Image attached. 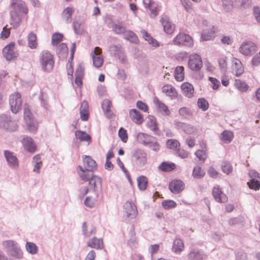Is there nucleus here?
<instances>
[{"instance_id":"nucleus-1","label":"nucleus","mask_w":260,"mask_h":260,"mask_svg":"<svg viewBox=\"0 0 260 260\" xmlns=\"http://www.w3.org/2000/svg\"><path fill=\"white\" fill-rule=\"evenodd\" d=\"M13 10L10 12V24L16 28L23 21L28 19V8L24 2L21 0H11Z\"/></svg>"},{"instance_id":"nucleus-2","label":"nucleus","mask_w":260,"mask_h":260,"mask_svg":"<svg viewBox=\"0 0 260 260\" xmlns=\"http://www.w3.org/2000/svg\"><path fill=\"white\" fill-rule=\"evenodd\" d=\"M137 139L141 144L153 151L156 152L159 151L160 146L155 137L143 133H139L137 135Z\"/></svg>"},{"instance_id":"nucleus-3","label":"nucleus","mask_w":260,"mask_h":260,"mask_svg":"<svg viewBox=\"0 0 260 260\" xmlns=\"http://www.w3.org/2000/svg\"><path fill=\"white\" fill-rule=\"evenodd\" d=\"M78 169L79 170L78 173L82 180L88 181L89 185L91 187L94 188V190L99 188H101L102 180L100 177L93 175L92 173L85 174V171L81 166H78Z\"/></svg>"},{"instance_id":"nucleus-4","label":"nucleus","mask_w":260,"mask_h":260,"mask_svg":"<svg viewBox=\"0 0 260 260\" xmlns=\"http://www.w3.org/2000/svg\"><path fill=\"white\" fill-rule=\"evenodd\" d=\"M40 62L42 69L46 72H51L54 64L52 55L48 51H43L40 56Z\"/></svg>"},{"instance_id":"nucleus-5","label":"nucleus","mask_w":260,"mask_h":260,"mask_svg":"<svg viewBox=\"0 0 260 260\" xmlns=\"http://www.w3.org/2000/svg\"><path fill=\"white\" fill-rule=\"evenodd\" d=\"M9 104L11 111L15 114L18 113L21 110L22 106L21 94L18 92L11 94L9 97Z\"/></svg>"},{"instance_id":"nucleus-6","label":"nucleus","mask_w":260,"mask_h":260,"mask_svg":"<svg viewBox=\"0 0 260 260\" xmlns=\"http://www.w3.org/2000/svg\"><path fill=\"white\" fill-rule=\"evenodd\" d=\"M174 44L179 46L191 47L193 45V40L188 35L180 33L173 40Z\"/></svg>"},{"instance_id":"nucleus-7","label":"nucleus","mask_w":260,"mask_h":260,"mask_svg":"<svg viewBox=\"0 0 260 260\" xmlns=\"http://www.w3.org/2000/svg\"><path fill=\"white\" fill-rule=\"evenodd\" d=\"M109 51L111 55L118 57L121 63H125L127 62L126 56L120 45H111L109 46Z\"/></svg>"},{"instance_id":"nucleus-8","label":"nucleus","mask_w":260,"mask_h":260,"mask_svg":"<svg viewBox=\"0 0 260 260\" xmlns=\"http://www.w3.org/2000/svg\"><path fill=\"white\" fill-rule=\"evenodd\" d=\"M189 68L193 71H199L203 67L201 57L198 54H192L189 56L188 61Z\"/></svg>"},{"instance_id":"nucleus-9","label":"nucleus","mask_w":260,"mask_h":260,"mask_svg":"<svg viewBox=\"0 0 260 260\" xmlns=\"http://www.w3.org/2000/svg\"><path fill=\"white\" fill-rule=\"evenodd\" d=\"M15 44L11 42L8 44L3 50L4 57L9 61L16 59L18 56V52L15 51Z\"/></svg>"},{"instance_id":"nucleus-10","label":"nucleus","mask_w":260,"mask_h":260,"mask_svg":"<svg viewBox=\"0 0 260 260\" xmlns=\"http://www.w3.org/2000/svg\"><path fill=\"white\" fill-rule=\"evenodd\" d=\"M133 157L136 164L140 167H143L147 163V154L143 150H136Z\"/></svg>"},{"instance_id":"nucleus-11","label":"nucleus","mask_w":260,"mask_h":260,"mask_svg":"<svg viewBox=\"0 0 260 260\" xmlns=\"http://www.w3.org/2000/svg\"><path fill=\"white\" fill-rule=\"evenodd\" d=\"M84 166H82L85 174L91 173L97 169V165L90 156L85 155L83 159ZM81 167V166H80Z\"/></svg>"},{"instance_id":"nucleus-12","label":"nucleus","mask_w":260,"mask_h":260,"mask_svg":"<svg viewBox=\"0 0 260 260\" xmlns=\"http://www.w3.org/2000/svg\"><path fill=\"white\" fill-rule=\"evenodd\" d=\"M256 46L250 41L244 42L239 48V51L244 55H251L256 51Z\"/></svg>"},{"instance_id":"nucleus-13","label":"nucleus","mask_w":260,"mask_h":260,"mask_svg":"<svg viewBox=\"0 0 260 260\" xmlns=\"http://www.w3.org/2000/svg\"><path fill=\"white\" fill-rule=\"evenodd\" d=\"M21 143L24 149L30 153H35L37 150V145L33 139L28 136H24Z\"/></svg>"},{"instance_id":"nucleus-14","label":"nucleus","mask_w":260,"mask_h":260,"mask_svg":"<svg viewBox=\"0 0 260 260\" xmlns=\"http://www.w3.org/2000/svg\"><path fill=\"white\" fill-rule=\"evenodd\" d=\"M125 216L130 219L136 217L137 215V209L134 203L131 202H126L123 206Z\"/></svg>"},{"instance_id":"nucleus-15","label":"nucleus","mask_w":260,"mask_h":260,"mask_svg":"<svg viewBox=\"0 0 260 260\" xmlns=\"http://www.w3.org/2000/svg\"><path fill=\"white\" fill-rule=\"evenodd\" d=\"M174 126L177 129H181L187 134H191L196 131V128L193 125L180 121H174Z\"/></svg>"},{"instance_id":"nucleus-16","label":"nucleus","mask_w":260,"mask_h":260,"mask_svg":"<svg viewBox=\"0 0 260 260\" xmlns=\"http://www.w3.org/2000/svg\"><path fill=\"white\" fill-rule=\"evenodd\" d=\"M169 188L172 193L178 194L184 189V183L180 180H173L170 182Z\"/></svg>"},{"instance_id":"nucleus-17","label":"nucleus","mask_w":260,"mask_h":260,"mask_svg":"<svg viewBox=\"0 0 260 260\" xmlns=\"http://www.w3.org/2000/svg\"><path fill=\"white\" fill-rule=\"evenodd\" d=\"M212 194L215 200L217 202L225 203L228 201L226 196L218 186L213 187Z\"/></svg>"},{"instance_id":"nucleus-18","label":"nucleus","mask_w":260,"mask_h":260,"mask_svg":"<svg viewBox=\"0 0 260 260\" xmlns=\"http://www.w3.org/2000/svg\"><path fill=\"white\" fill-rule=\"evenodd\" d=\"M4 155L9 165L13 168H16L18 167L19 162L17 158L14 155L13 153L5 150Z\"/></svg>"},{"instance_id":"nucleus-19","label":"nucleus","mask_w":260,"mask_h":260,"mask_svg":"<svg viewBox=\"0 0 260 260\" xmlns=\"http://www.w3.org/2000/svg\"><path fill=\"white\" fill-rule=\"evenodd\" d=\"M206 257L203 251L193 249L188 254V260H203Z\"/></svg>"},{"instance_id":"nucleus-20","label":"nucleus","mask_w":260,"mask_h":260,"mask_svg":"<svg viewBox=\"0 0 260 260\" xmlns=\"http://www.w3.org/2000/svg\"><path fill=\"white\" fill-rule=\"evenodd\" d=\"M161 24L164 27V31L169 34H171L173 32L175 29V26L171 21H170L168 17L167 16L162 17L160 20Z\"/></svg>"},{"instance_id":"nucleus-21","label":"nucleus","mask_w":260,"mask_h":260,"mask_svg":"<svg viewBox=\"0 0 260 260\" xmlns=\"http://www.w3.org/2000/svg\"><path fill=\"white\" fill-rule=\"evenodd\" d=\"M232 68L235 75L237 77L240 76L244 73V67L241 61L238 59H233Z\"/></svg>"},{"instance_id":"nucleus-22","label":"nucleus","mask_w":260,"mask_h":260,"mask_svg":"<svg viewBox=\"0 0 260 260\" xmlns=\"http://www.w3.org/2000/svg\"><path fill=\"white\" fill-rule=\"evenodd\" d=\"M181 88L183 94L185 96L190 98L193 96L194 88L191 84L188 82L183 83L181 86Z\"/></svg>"},{"instance_id":"nucleus-23","label":"nucleus","mask_w":260,"mask_h":260,"mask_svg":"<svg viewBox=\"0 0 260 260\" xmlns=\"http://www.w3.org/2000/svg\"><path fill=\"white\" fill-rule=\"evenodd\" d=\"M141 34L144 40L147 41L152 46L155 48L159 46V44L158 41L151 37V35L145 29H142L141 30Z\"/></svg>"},{"instance_id":"nucleus-24","label":"nucleus","mask_w":260,"mask_h":260,"mask_svg":"<svg viewBox=\"0 0 260 260\" xmlns=\"http://www.w3.org/2000/svg\"><path fill=\"white\" fill-rule=\"evenodd\" d=\"M89 106L87 102L84 101L81 105L80 114L81 119L86 121L89 118Z\"/></svg>"},{"instance_id":"nucleus-25","label":"nucleus","mask_w":260,"mask_h":260,"mask_svg":"<svg viewBox=\"0 0 260 260\" xmlns=\"http://www.w3.org/2000/svg\"><path fill=\"white\" fill-rule=\"evenodd\" d=\"M154 103L157 107L158 110L164 115L168 116L170 114L168 107L159 99L155 97L154 98Z\"/></svg>"},{"instance_id":"nucleus-26","label":"nucleus","mask_w":260,"mask_h":260,"mask_svg":"<svg viewBox=\"0 0 260 260\" xmlns=\"http://www.w3.org/2000/svg\"><path fill=\"white\" fill-rule=\"evenodd\" d=\"M112 107V102L108 99H105L103 101L102 104V107L104 111L105 114L108 118H112L113 116V112L111 110Z\"/></svg>"},{"instance_id":"nucleus-27","label":"nucleus","mask_w":260,"mask_h":260,"mask_svg":"<svg viewBox=\"0 0 260 260\" xmlns=\"http://www.w3.org/2000/svg\"><path fill=\"white\" fill-rule=\"evenodd\" d=\"M129 116L132 120L136 123L140 124L143 122V118L139 111L136 109H132L129 111Z\"/></svg>"},{"instance_id":"nucleus-28","label":"nucleus","mask_w":260,"mask_h":260,"mask_svg":"<svg viewBox=\"0 0 260 260\" xmlns=\"http://www.w3.org/2000/svg\"><path fill=\"white\" fill-rule=\"evenodd\" d=\"M88 246L96 249H101L104 247L103 241L102 239L96 237L92 238L87 243Z\"/></svg>"},{"instance_id":"nucleus-29","label":"nucleus","mask_w":260,"mask_h":260,"mask_svg":"<svg viewBox=\"0 0 260 260\" xmlns=\"http://www.w3.org/2000/svg\"><path fill=\"white\" fill-rule=\"evenodd\" d=\"M184 245L183 241L179 238H176L174 241L172 250L175 253L178 254L184 249Z\"/></svg>"},{"instance_id":"nucleus-30","label":"nucleus","mask_w":260,"mask_h":260,"mask_svg":"<svg viewBox=\"0 0 260 260\" xmlns=\"http://www.w3.org/2000/svg\"><path fill=\"white\" fill-rule=\"evenodd\" d=\"M147 125L151 131L154 133V134L158 136L160 135L156 120L153 116L149 118Z\"/></svg>"},{"instance_id":"nucleus-31","label":"nucleus","mask_w":260,"mask_h":260,"mask_svg":"<svg viewBox=\"0 0 260 260\" xmlns=\"http://www.w3.org/2000/svg\"><path fill=\"white\" fill-rule=\"evenodd\" d=\"M28 45L31 49H36L38 46L37 38L36 35L33 32H30L27 37Z\"/></svg>"},{"instance_id":"nucleus-32","label":"nucleus","mask_w":260,"mask_h":260,"mask_svg":"<svg viewBox=\"0 0 260 260\" xmlns=\"http://www.w3.org/2000/svg\"><path fill=\"white\" fill-rule=\"evenodd\" d=\"M124 38L130 41L132 43L137 44L139 42V39L137 35L132 31L130 30H126L125 32L123 34Z\"/></svg>"},{"instance_id":"nucleus-33","label":"nucleus","mask_w":260,"mask_h":260,"mask_svg":"<svg viewBox=\"0 0 260 260\" xmlns=\"http://www.w3.org/2000/svg\"><path fill=\"white\" fill-rule=\"evenodd\" d=\"M178 113L181 116L185 119H189L193 115V112L191 109L186 107L180 108Z\"/></svg>"},{"instance_id":"nucleus-34","label":"nucleus","mask_w":260,"mask_h":260,"mask_svg":"<svg viewBox=\"0 0 260 260\" xmlns=\"http://www.w3.org/2000/svg\"><path fill=\"white\" fill-rule=\"evenodd\" d=\"M175 164L173 162H162L158 166L159 170L163 172H170L175 169Z\"/></svg>"},{"instance_id":"nucleus-35","label":"nucleus","mask_w":260,"mask_h":260,"mask_svg":"<svg viewBox=\"0 0 260 260\" xmlns=\"http://www.w3.org/2000/svg\"><path fill=\"white\" fill-rule=\"evenodd\" d=\"M144 5L145 8H149L151 13L150 17L154 18L158 14L157 8L156 7H153L151 0H144Z\"/></svg>"},{"instance_id":"nucleus-36","label":"nucleus","mask_w":260,"mask_h":260,"mask_svg":"<svg viewBox=\"0 0 260 260\" xmlns=\"http://www.w3.org/2000/svg\"><path fill=\"white\" fill-rule=\"evenodd\" d=\"M205 175V171L200 166H196L193 169L192 176L194 178L201 179Z\"/></svg>"},{"instance_id":"nucleus-37","label":"nucleus","mask_w":260,"mask_h":260,"mask_svg":"<svg viewBox=\"0 0 260 260\" xmlns=\"http://www.w3.org/2000/svg\"><path fill=\"white\" fill-rule=\"evenodd\" d=\"M76 50V44L75 43H73L72 44V46L71 47V56L70 58L68 60V63H70V68L69 69L68 75H72L73 73V67L72 65V62L74 58V53Z\"/></svg>"},{"instance_id":"nucleus-38","label":"nucleus","mask_w":260,"mask_h":260,"mask_svg":"<svg viewBox=\"0 0 260 260\" xmlns=\"http://www.w3.org/2000/svg\"><path fill=\"white\" fill-rule=\"evenodd\" d=\"M138 186L140 190L144 191L147 186L148 180L146 176H141L137 178Z\"/></svg>"},{"instance_id":"nucleus-39","label":"nucleus","mask_w":260,"mask_h":260,"mask_svg":"<svg viewBox=\"0 0 260 260\" xmlns=\"http://www.w3.org/2000/svg\"><path fill=\"white\" fill-rule=\"evenodd\" d=\"M112 30L116 34H123L126 30L125 27L123 26L122 22L118 23H113L112 24Z\"/></svg>"},{"instance_id":"nucleus-40","label":"nucleus","mask_w":260,"mask_h":260,"mask_svg":"<svg viewBox=\"0 0 260 260\" xmlns=\"http://www.w3.org/2000/svg\"><path fill=\"white\" fill-rule=\"evenodd\" d=\"M75 136L76 138L82 141L90 142L91 141L90 136L85 132L80 131H76Z\"/></svg>"},{"instance_id":"nucleus-41","label":"nucleus","mask_w":260,"mask_h":260,"mask_svg":"<svg viewBox=\"0 0 260 260\" xmlns=\"http://www.w3.org/2000/svg\"><path fill=\"white\" fill-rule=\"evenodd\" d=\"M233 133L231 131H224L221 134V139L225 143H230L233 139Z\"/></svg>"},{"instance_id":"nucleus-42","label":"nucleus","mask_w":260,"mask_h":260,"mask_svg":"<svg viewBox=\"0 0 260 260\" xmlns=\"http://www.w3.org/2000/svg\"><path fill=\"white\" fill-rule=\"evenodd\" d=\"M184 68L177 66L175 70V78L178 81H182L184 79Z\"/></svg>"},{"instance_id":"nucleus-43","label":"nucleus","mask_w":260,"mask_h":260,"mask_svg":"<svg viewBox=\"0 0 260 260\" xmlns=\"http://www.w3.org/2000/svg\"><path fill=\"white\" fill-rule=\"evenodd\" d=\"M91 56L92 58L93 64L96 68L101 67L103 63V58L102 56H96L95 55V51H92Z\"/></svg>"},{"instance_id":"nucleus-44","label":"nucleus","mask_w":260,"mask_h":260,"mask_svg":"<svg viewBox=\"0 0 260 260\" xmlns=\"http://www.w3.org/2000/svg\"><path fill=\"white\" fill-rule=\"evenodd\" d=\"M163 92L167 94L170 96H176L177 92L175 88L169 85H165L162 88Z\"/></svg>"},{"instance_id":"nucleus-45","label":"nucleus","mask_w":260,"mask_h":260,"mask_svg":"<svg viewBox=\"0 0 260 260\" xmlns=\"http://www.w3.org/2000/svg\"><path fill=\"white\" fill-rule=\"evenodd\" d=\"M235 85L236 88L242 92L246 91L248 89L247 84L240 79H236L235 81Z\"/></svg>"},{"instance_id":"nucleus-46","label":"nucleus","mask_w":260,"mask_h":260,"mask_svg":"<svg viewBox=\"0 0 260 260\" xmlns=\"http://www.w3.org/2000/svg\"><path fill=\"white\" fill-rule=\"evenodd\" d=\"M198 107L203 111L207 110L209 108L208 102L204 98H199L197 101Z\"/></svg>"},{"instance_id":"nucleus-47","label":"nucleus","mask_w":260,"mask_h":260,"mask_svg":"<svg viewBox=\"0 0 260 260\" xmlns=\"http://www.w3.org/2000/svg\"><path fill=\"white\" fill-rule=\"evenodd\" d=\"M214 31L211 29L203 30L201 34V39L204 41L212 40L214 36Z\"/></svg>"},{"instance_id":"nucleus-48","label":"nucleus","mask_w":260,"mask_h":260,"mask_svg":"<svg viewBox=\"0 0 260 260\" xmlns=\"http://www.w3.org/2000/svg\"><path fill=\"white\" fill-rule=\"evenodd\" d=\"M221 170L223 173L228 175L232 172L233 166L231 164L227 161H224L221 165Z\"/></svg>"},{"instance_id":"nucleus-49","label":"nucleus","mask_w":260,"mask_h":260,"mask_svg":"<svg viewBox=\"0 0 260 260\" xmlns=\"http://www.w3.org/2000/svg\"><path fill=\"white\" fill-rule=\"evenodd\" d=\"M176 203L171 200H165L162 202V206L166 210H170L176 207Z\"/></svg>"},{"instance_id":"nucleus-50","label":"nucleus","mask_w":260,"mask_h":260,"mask_svg":"<svg viewBox=\"0 0 260 260\" xmlns=\"http://www.w3.org/2000/svg\"><path fill=\"white\" fill-rule=\"evenodd\" d=\"M26 249L29 253L32 254H36L38 252V247L37 245L32 242H27L26 244Z\"/></svg>"},{"instance_id":"nucleus-51","label":"nucleus","mask_w":260,"mask_h":260,"mask_svg":"<svg viewBox=\"0 0 260 260\" xmlns=\"http://www.w3.org/2000/svg\"><path fill=\"white\" fill-rule=\"evenodd\" d=\"M117 161L118 166L120 167V168L122 169V171L124 173V174L127 178V180L130 183H132V179L131 177L130 174L128 170L124 167V165L123 162L121 161L120 159L118 157L117 158Z\"/></svg>"},{"instance_id":"nucleus-52","label":"nucleus","mask_w":260,"mask_h":260,"mask_svg":"<svg viewBox=\"0 0 260 260\" xmlns=\"http://www.w3.org/2000/svg\"><path fill=\"white\" fill-rule=\"evenodd\" d=\"M11 255L16 258L21 259L23 256V253L17 245L11 250Z\"/></svg>"},{"instance_id":"nucleus-53","label":"nucleus","mask_w":260,"mask_h":260,"mask_svg":"<svg viewBox=\"0 0 260 260\" xmlns=\"http://www.w3.org/2000/svg\"><path fill=\"white\" fill-rule=\"evenodd\" d=\"M260 180L255 178H251L249 182H248L249 187L255 190H258L260 188Z\"/></svg>"},{"instance_id":"nucleus-54","label":"nucleus","mask_w":260,"mask_h":260,"mask_svg":"<svg viewBox=\"0 0 260 260\" xmlns=\"http://www.w3.org/2000/svg\"><path fill=\"white\" fill-rule=\"evenodd\" d=\"M63 35L59 33H55L52 37V44L53 46L57 45L62 40Z\"/></svg>"},{"instance_id":"nucleus-55","label":"nucleus","mask_w":260,"mask_h":260,"mask_svg":"<svg viewBox=\"0 0 260 260\" xmlns=\"http://www.w3.org/2000/svg\"><path fill=\"white\" fill-rule=\"evenodd\" d=\"M199 159L204 162L207 157V154L205 150L199 149L194 153Z\"/></svg>"},{"instance_id":"nucleus-56","label":"nucleus","mask_w":260,"mask_h":260,"mask_svg":"<svg viewBox=\"0 0 260 260\" xmlns=\"http://www.w3.org/2000/svg\"><path fill=\"white\" fill-rule=\"evenodd\" d=\"M166 145L170 149H175L180 147V143L175 139H169L167 140Z\"/></svg>"},{"instance_id":"nucleus-57","label":"nucleus","mask_w":260,"mask_h":260,"mask_svg":"<svg viewBox=\"0 0 260 260\" xmlns=\"http://www.w3.org/2000/svg\"><path fill=\"white\" fill-rule=\"evenodd\" d=\"M75 12V10L72 7H68L66 8V23H70L72 21V15Z\"/></svg>"},{"instance_id":"nucleus-58","label":"nucleus","mask_w":260,"mask_h":260,"mask_svg":"<svg viewBox=\"0 0 260 260\" xmlns=\"http://www.w3.org/2000/svg\"><path fill=\"white\" fill-rule=\"evenodd\" d=\"M246 253L243 250H239L236 253V260H247Z\"/></svg>"},{"instance_id":"nucleus-59","label":"nucleus","mask_w":260,"mask_h":260,"mask_svg":"<svg viewBox=\"0 0 260 260\" xmlns=\"http://www.w3.org/2000/svg\"><path fill=\"white\" fill-rule=\"evenodd\" d=\"M118 136L122 142H126L127 141L128 137L127 132L123 128L121 127L119 129L118 132Z\"/></svg>"},{"instance_id":"nucleus-60","label":"nucleus","mask_w":260,"mask_h":260,"mask_svg":"<svg viewBox=\"0 0 260 260\" xmlns=\"http://www.w3.org/2000/svg\"><path fill=\"white\" fill-rule=\"evenodd\" d=\"M27 128L28 130L30 133H35L38 130V125L34 121H30L27 122Z\"/></svg>"},{"instance_id":"nucleus-61","label":"nucleus","mask_w":260,"mask_h":260,"mask_svg":"<svg viewBox=\"0 0 260 260\" xmlns=\"http://www.w3.org/2000/svg\"><path fill=\"white\" fill-rule=\"evenodd\" d=\"M73 26L74 32L76 34H81L82 30L81 28V23L78 21H74L73 23Z\"/></svg>"},{"instance_id":"nucleus-62","label":"nucleus","mask_w":260,"mask_h":260,"mask_svg":"<svg viewBox=\"0 0 260 260\" xmlns=\"http://www.w3.org/2000/svg\"><path fill=\"white\" fill-rule=\"evenodd\" d=\"M222 5L226 11H229L233 8V2L232 0H222Z\"/></svg>"},{"instance_id":"nucleus-63","label":"nucleus","mask_w":260,"mask_h":260,"mask_svg":"<svg viewBox=\"0 0 260 260\" xmlns=\"http://www.w3.org/2000/svg\"><path fill=\"white\" fill-rule=\"evenodd\" d=\"M207 173L209 176L213 178H216L217 177V176L219 173L213 167H209L207 170Z\"/></svg>"},{"instance_id":"nucleus-64","label":"nucleus","mask_w":260,"mask_h":260,"mask_svg":"<svg viewBox=\"0 0 260 260\" xmlns=\"http://www.w3.org/2000/svg\"><path fill=\"white\" fill-rule=\"evenodd\" d=\"M253 12L256 20L260 23V7L254 6L253 8Z\"/></svg>"}]
</instances>
